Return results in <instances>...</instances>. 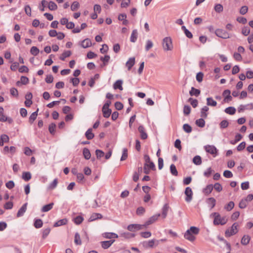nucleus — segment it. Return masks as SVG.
Masks as SVG:
<instances>
[{
  "instance_id": "1",
  "label": "nucleus",
  "mask_w": 253,
  "mask_h": 253,
  "mask_svg": "<svg viewBox=\"0 0 253 253\" xmlns=\"http://www.w3.org/2000/svg\"><path fill=\"white\" fill-rule=\"evenodd\" d=\"M212 215L214 217L213 223L215 225H224L227 222V218L225 216L221 217L218 212H213Z\"/></svg>"
},
{
  "instance_id": "2",
  "label": "nucleus",
  "mask_w": 253,
  "mask_h": 253,
  "mask_svg": "<svg viewBox=\"0 0 253 253\" xmlns=\"http://www.w3.org/2000/svg\"><path fill=\"white\" fill-rule=\"evenodd\" d=\"M162 46L164 50L165 51L172 50L173 46L172 42V40L170 37H166L163 40Z\"/></svg>"
},
{
  "instance_id": "3",
  "label": "nucleus",
  "mask_w": 253,
  "mask_h": 253,
  "mask_svg": "<svg viewBox=\"0 0 253 253\" xmlns=\"http://www.w3.org/2000/svg\"><path fill=\"white\" fill-rule=\"evenodd\" d=\"M204 149L208 153L211 154L213 157L218 154V150L212 145H207L204 146Z\"/></svg>"
},
{
  "instance_id": "4",
  "label": "nucleus",
  "mask_w": 253,
  "mask_h": 253,
  "mask_svg": "<svg viewBox=\"0 0 253 253\" xmlns=\"http://www.w3.org/2000/svg\"><path fill=\"white\" fill-rule=\"evenodd\" d=\"M238 226L237 223H233L230 229L226 230L225 232V236L229 237L236 234L238 232Z\"/></svg>"
},
{
  "instance_id": "5",
  "label": "nucleus",
  "mask_w": 253,
  "mask_h": 253,
  "mask_svg": "<svg viewBox=\"0 0 253 253\" xmlns=\"http://www.w3.org/2000/svg\"><path fill=\"white\" fill-rule=\"evenodd\" d=\"M215 34L217 37L224 39H229L230 37L228 32L221 29H216L215 31Z\"/></svg>"
},
{
  "instance_id": "6",
  "label": "nucleus",
  "mask_w": 253,
  "mask_h": 253,
  "mask_svg": "<svg viewBox=\"0 0 253 253\" xmlns=\"http://www.w3.org/2000/svg\"><path fill=\"white\" fill-rule=\"evenodd\" d=\"M145 228L144 224H132L127 226V230L129 231L135 232Z\"/></svg>"
},
{
  "instance_id": "7",
  "label": "nucleus",
  "mask_w": 253,
  "mask_h": 253,
  "mask_svg": "<svg viewBox=\"0 0 253 253\" xmlns=\"http://www.w3.org/2000/svg\"><path fill=\"white\" fill-rule=\"evenodd\" d=\"M184 194L186 195L185 201L188 203L190 202L193 198L192 189L189 187H186L184 191Z\"/></svg>"
},
{
  "instance_id": "8",
  "label": "nucleus",
  "mask_w": 253,
  "mask_h": 253,
  "mask_svg": "<svg viewBox=\"0 0 253 253\" xmlns=\"http://www.w3.org/2000/svg\"><path fill=\"white\" fill-rule=\"evenodd\" d=\"M160 216V214H157L153 215L151 216L144 224V227H146L148 225L154 223L155 221H156L158 217Z\"/></svg>"
},
{
  "instance_id": "9",
  "label": "nucleus",
  "mask_w": 253,
  "mask_h": 253,
  "mask_svg": "<svg viewBox=\"0 0 253 253\" xmlns=\"http://www.w3.org/2000/svg\"><path fill=\"white\" fill-rule=\"evenodd\" d=\"M155 242V240L153 239L148 241L143 242L141 244L145 248H153Z\"/></svg>"
},
{
  "instance_id": "10",
  "label": "nucleus",
  "mask_w": 253,
  "mask_h": 253,
  "mask_svg": "<svg viewBox=\"0 0 253 253\" xmlns=\"http://www.w3.org/2000/svg\"><path fill=\"white\" fill-rule=\"evenodd\" d=\"M184 238L188 240L189 241L193 242L195 239L196 237L194 235H193L188 230L185 232L184 235Z\"/></svg>"
},
{
  "instance_id": "11",
  "label": "nucleus",
  "mask_w": 253,
  "mask_h": 253,
  "mask_svg": "<svg viewBox=\"0 0 253 253\" xmlns=\"http://www.w3.org/2000/svg\"><path fill=\"white\" fill-rule=\"evenodd\" d=\"M138 129L139 132L140 133L141 138L142 139H146L147 138L148 135L145 131V128L143 127V126H140L138 127Z\"/></svg>"
},
{
  "instance_id": "12",
  "label": "nucleus",
  "mask_w": 253,
  "mask_h": 253,
  "mask_svg": "<svg viewBox=\"0 0 253 253\" xmlns=\"http://www.w3.org/2000/svg\"><path fill=\"white\" fill-rule=\"evenodd\" d=\"M123 83V81L121 80H117L113 85V88L115 89H119L120 90H123V87L122 86V84Z\"/></svg>"
},
{
  "instance_id": "13",
  "label": "nucleus",
  "mask_w": 253,
  "mask_h": 253,
  "mask_svg": "<svg viewBox=\"0 0 253 253\" xmlns=\"http://www.w3.org/2000/svg\"><path fill=\"white\" fill-rule=\"evenodd\" d=\"M9 140L8 136L6 134H3L0 136V146L3 145L4 143L8 142Z\"/></svg>"
},
{
  "instance_id": "14",
  "label": "nucleus",
  "mask_w": 253,
  "mask_h": 253,
  "mask_svg": "<svg viewBox=\"0 0 253 253\" xmlns=\"http://www.w3.org/2000/svg\"><path fill=\"white\" fill-rule=\"evenodd\" d=\"M114 240L102 241L101 242V246L104 249H108L112 245V244L114 242Z\"/></svg>"
},
{
  "instance_id": "15",
  "label": "nucleus",
  "mask_w": 253,
  "mask_h": 253,
  "mask_svg": "<svg viewBox=\"0 0 253 253\" xmlns=\"http://www.w3.org/2000/svg\"><path fill=\"white\" fill-rule=\"evenodd\" d=\"M27 203L24 204L22 207L19 210L17 213V217H20L22 216L24 213L26 212L27 210Z\"/></svg>"
},
{
  "instance_id": "16",
  "label": "nucleus",
  "mask_w": 253,
  "mask_h": 253,
  "mask_svg": "<svg viewBox=\"0 0 253 253\" xmlns=\"http://www.w3.org/2000/svg\"><path fill=\"white\" fill-rule=\"evenodd\" d=\"M102 215L100 213H92L88 219V221H93L97 219H101Z\"/></svg>"
},
{
  "instance_id": "17",
  "label": "nucleus",
  "mask_w": 253,
  "mask_h": 253,
  "mask_svg": "<svg viewBox=\"0 0 253 253\" xmlns=\"http://www.w3.org/2000/svg\"><path fill=\"white\" fill-rule=\"evenodd\" d=\"M251 240V237L249 235H245L241 239V243L243 245L246 246L249 244Z\"/></svg>"
},
{
  "instance_id": "18",
  "label": "nucleus",
  "mask_w": 253,
  "mask_h": 253,
  "mask_svg": "<svg viewBox=\"0 0 253 253\" xmlns=\"http://www.w3.org/2000/svg\"><path fill=\"white\" fill-rule=\"evenodd\" d=\"M213 186L212 184L208 185L203 190V192L206 195H208L212 191Z\"/></svg>"
},
{
  "instance_id": "19",
  "label": "nucleus",
  "mask_w": 253,
  "mask_h": 253,
  "mask_svg": "<svg viewBox=\"0 0 253 253\" xmlns=\"http://www.w3.org/2000/svg\"><path fill=\"white\" fill-rule=\"evenodd\" d=\"M91 41L89 39H86L83 40L81 42V46L84 48L91 46Z\"/></svg>"
},
{
  "instance_id": "20",
  "label": "nucleus",
  "mask_w": 253,
  "mask_h": 253,
  "mask_svg": "<svg viewBox=\"0 0 253 253\" xmlns=\"http://www.w3.org/2000/svg\"><path fill=\"white\" fill-rule=\"evenodd\" d=\"M135 64V58L131 57L126 62V65L127 67L128 70H130L132 67Z\"/></svg>"
},
{
  "instance_id": "21",
  "label": "nucleus",
  "mask_w": 253,
  "mask_h": 253,
  "mask_svg": "<svg viewBox=\"0 0 253 253\" xmlns=\"http://www.w3.org/2000/svg\"><path fill=\"white\" fill-rule=\"evenodd\" d=\"M207 203L208 205L211 207V209H212L215 205L216 200L214 198L211 197L207 199L206 200Z\"/></svg>"
},
{
  "instance_id": "22",
  "label": "nucleus",
  "mask_w": 253,
  "mask_h": 253,
  "mask_svg": "<svg viewBox=\"0 0 253 253\" xmlns=\"http://www.w3.org/2000/svg\"><path fill=\"white\" fill-rule=\"evenodd\" d=\"M54 206L53 203H51L49 204L44 205L42 208L41 211L43 212H47L51 210Z\"/></svg>"
},
{
  "instance_id": "23",
  "label": "nucleus",
  "mask_w": 253,
  "mask_h": 253,
  "mask_svg": "<svg viewBox=\"0 0 253 253\" xmlns=\"http://www.w3.org/2000/svg\"><path fill=\"white\" fill-rule=\"evenodd\" d=\"M209 108L208 106H204L201 110V117L203 118H206L208 116L207 112L209 111Z\"/></svg>"
},
{
  "instance_id": "24",
  "label": "nucleus",
  "mask_w": 253,
  "mask_h": 253,
  "mask_svg": "<svg viewBox=\"0 0 253 253\" xmlns=\"http://www.w3.org/2000/svg\"><path fill=\"white\" fill-rule=\"evenodd\" d=\"M137 31L136 29H134L132 31L131 36H130V42H135L137 38Z\"/></svg>"
},
{
  "instance_id": "25",
  "label": "nucleus",
  "mask_w": 253,
  "mask_h": 253,
  "mask_svg": "<svg viewBox=\"0 0 253 253\" xmlns=\"http://www.w3.org/2000/svg\"><path fill=\"white\" fill-rule=\"evenodd\" d=\"M207 105L210 106L215 107L217 105V102L212 98L208 97L207 98Z\"/></svg>"
},
{
  "instance_id": "26",
  "label": "nucleus",
  "mask_w": 253,
  "mask_h": 253,
  "mask_svg": "<svg viewBox=\"0 0 253 253\" xmlns=\"http://www.w3.org/2000/svg\"><path fill=\"white\" fill-rule=\"evenodd\" d=\"M200 90L198 89L195 88L194 87H192L191 90L189 91V94L191 96H198L200 94Z\"/></svg>"
},
{
  "instance_id": "27",
  "label": "nucleus",
  "mask_w": 253,
  "mask_h": 253,
  "mask_svg": "<svg viewBox=\"0 0 253 253\" xmlns=\"http://www.w3.org/2000/svg\"><path fill=\"white\" fill-rule=\"evenodd\" d=\"M103 237L107 239L117 238L118 236L114 233H105L103 234Z\"/></svg>"
},
{
  "instance_id": "28",
  "label": "nucleus",
  "mask_w": 253,
  "mask_h": 253,
  "mask_svg": "<svg viewBox=\"0 0 253 253\" xmlns=\"http://www.w3.org/2000/svg\"><path fill=\"white\" fill-rule=\"evenodd\" d=\"M169 207L168 204H165L163 207L162 209V216L163 218H165L167 215L168 210H169Z\"/></svg>"
},
{
  "instance_id": "29",
  "label": "nucleus",
  "mask_w": 253,
  "mask_h": 253,
  "mask_svg": "<svg viewBox=\"0 0 253 253\" xmlns=\"http://www.w3.org/2000/svg\"><path fill=\"white\" fill-rule=\"evenodd\" d=\"M67 223V220L66 218L60 219L55 222L54 224V227H58L61 225H64L66 224Z\"/></svg>"
},
{
  "instance_id": "30",
  "label": "nucleus",
  "mask_w": 253,
  "mask_h": 253,
  "mask_svg": "<svg viewBox=\"0 0 253 253\" xmlns=\"http://www.w3.org/2000/svg\"><path fill=\"white\" fill-rule=\"evenodd\" d=\"M83 155L86 160H88L90 158L91 154L88 149L84 148L83 149Z\"/></svg>"
},
{
  "instance_id": "31",
  "label": "nucleus",
  "mask_w": 253,
  "mask_h": 253,
  "mask_svg": "<svg viewBox=\"0 0 253 253\" xmlns=\"http://www.w3.org/2000/svg\"><path fill=\"white\" fill-rule=\"evenodd\" d=\"M48 7L50 10H56L58 8L57 4L52 1H50L48 3Z\"/></svg>"
},
{
  "instance_id": "32",
  "label": "nucleus",
  "mask_w": 253,
  "mask_h": 253,
  "mask_svg": "<svg viewBox=\"0 0 253 253\" xmlns=\"http://www.w3.org/2000/svg\"><path fill=\"white\" fill-rule=\"evenodd\" d=\"M92 128H89L85 132V136L88 140L92 139L94 136V134L92 132Z\"/></svg>"
},
{
  "instance_id": "33",
  "label": "nucleus",
  "mask_w": 253,
  "mask_h": 253,
  "mask_svg": "<svg viewBox=\"0 0 253 253\" xmlns=\"http://www.w3.org/2000/svg\"><path fill=\"white\" fill-rule=\"evenodd\" d=\"M102 112L103 116L105 118H108L110 117L111 114V110L109 108V107H107V108L103 109V107H102Z\"/></svg>"
},
{
  "instance_id": "34",
  "label": "nucleus",
  "mask_w": 253,
  "mask_h": 253,
  "mask_svg": "<svg viewBox=\"0 0 253 253\" xmlns=\"http://www.w3.org/2000/svg\"><path fill=\"white\" fill-rule=\"evenodd\" d=\"M193 162L196 165H200L202 164L201 157L200 156H196L193 159Z\"/></svg>"
},
{
  "instance_id": "35",
  "label": "nucleus",
  "mask_w": 253,
  "mask_h": 253,
  "mask_svg": "<svg viewBox=\"0 0 253 253\" xmlns=\"http://www.w3.org/2000/svg\"><path fill=\"white\" fill-rule=\"evenodd\" d=\"M193 235H197L199 233V228L195 226H191L189 229H188Z\"/></svg>"
},
{
  "instance_id": "36",
  "label": "nucleus",
  "mask_w": 253,
  "mask_h": 253,
  "mask_svg": "<svg viewBox=\"0 0 253 253\" xmlns=\"http://www.w3.org/2000/svg\"><path fill=\"white\" fill-rule=\"evenodd\" d=\"M38 109L36 111L33 112L31 115V116L29 117V120L30 123L32 124L34 122V121L36 119L37 115H38Z\"/></svg>"
},
{
  "instance_id": "37",
  "label": "nucleus",
  "mask_w": 253,
  "mask_h": 253,
  "mask_svg": "<svg viewBox=\"0 0 253 253\" xmlns=\"http://www.w3.org/2000/svg\"><path fill=\"white\" fill-rule=\"evenodd\" d=\"M22 177L25 181H27L31 178V174L30 172H24Z\"/></svg>"
},
{
  "instance_id": "38",
  "label": "nucleus",
  "mask_w": 253,
  "mask_h": 253,
  "mask_svg": "<svg viewBox=\"0 0 253 253\" xmlns=\"http://www.w3.org/2000/svg\"><path fill=\"white\" fill-rule=\"evenodd\" d=\"M236 109L233 107H229L225 109V112L228 114L233 115L235 113Z\"/></svg>"
},
{
  "instance_id": "39",
  "label": "nucleus",
  "mask_w": 253,
  "mask_h": 253,
  "mask_svg": "<svg viewBox=\"0 0 253 253\" xmlns=\"http://www.w3.org/2000/svg\"><path fill=\"white\" fill-rule=\"evenodd\" d=\"M170 170L171 173L174 176H177L178 171L176 169V167L174 164H171L170 166Z\"/></svg>"
},
{
  "instance_id": "40",
  "label": "nucleus",
  "mask_w": 253,
  "mask_h": 253,
  "mask_svg": "<svg viewBox=\"0 0 253 253\" xmlns=\"http://www.w3.org/2000/svg\"><path fill=\"white\" fill-rule=\"evenodd\" d=\"M71 55L70 51H66L64 52L60 57V59L64 61L66 57H69Z\"/></svg>"
},
{
  "instance_id": "41",
  "label": "nucleus",
  "mask_w": 253,
  "mask_h": 253,
  "mask_svg": "<svg viewBox=\"0 0 253 253\" xmlns=\"http://www.w3.org/2000/svg\"><path fill=\"white\" fill-rule=\"evenodd\" d=\"M196 124L199 127H203L205 125V121L203 118H201L196 120Z\"/></svg>"
},
{
  "instance_id": "42",
  "label": "nucleus",
  "mask_w": 253,
  "mask_h": 253,
  "mask_svg": "<svg viewBox=\"0 0 253 253\" xmlns=\"http://www.w3.org/2000/svg\"><path fill=\"white\" fill-rule=\"evenodd\" d=\"M80 7L79 3L77 1H74L71 6V9L72 11H76Z\"/></svg>"
},
{
  "instance_id": "43",
  "label": "nucleus",
  "mask_w": 253,
  "mask_h": 253,
  "mask_svg": "<svg viewBox=\"0 0 253 253\" xmlns=\"http://www.w3.org/2000/svg\"><path fill=\"white\" fill-rule=\"evenodd\" d=\"M214 10L217 13H220L223 11V7L221 4H216L214 7Z\"/></svg>"
},
{
  "instance_id": "44",
  "label": "nucleus",
  "mask_w": 253,
  "mask_h": 253,
  "mask_svg": "<svg viewBox=\"0 0 253 253\" xmlns=\"http://www.w3.org/2000/svg\"><path fill=\"white\" fill-rule=\"evenodd\" d=\"M57 183L58 180L57 178H55L54 179L52 182L49 185L48 188L51 190L54 189L57 186Z\"/></svg>"
},
{
  "instance_id": "45",
  "label": "nucleus",
  "mask_w": 253,
  "mask_h": 253,
  "mask_svg": "<svg viewBox=\"0 0 253 253\" xmlns=\"http://www.w3.org/2000/svg\"><path fill=\"white\" fill-rule=\"evenodd\" d=\"M43 223L41 219H36L34 223V226L36 228H41L42 226Z\"/></svg>"
},
{
  "instance_id": "46",
  "label": "nucleus",
  "mask_w": 253,
  "mask_h": 253,
  "mask_svg": "<svg viewBox=\"0 0 253 253\" xmlns=\"http://www.w3.org/2000/svg\"><path fill=\"white\" fill-rule=\"evenodd\" d=\"M30 52L32 55L36 56L39 54V50L37 47L33 46L31 48Z\"/></svg>"
},
{
  "instance_id": "47",
  "label": "nucleus",
  "mask_w": 253,
  "mask_h": 253,
  "mask_svg": "<svg viewBox=\"0 0 253 253\" xmlns=\"http://www.w3.org/2000/svg\"><path fill=\"white\" fill-rule=\"evenodd\" d=\"M183 129L187 133H190L192 131L191 126L187 124H185L183 126Z\"/></svg>"
},
{
  "instance_id": "48",
  "label": "nucleus",
  "mask_w": 253,
  "mask_h": 253,
  "mask_svg": "<svg viewBox=\"0 0 253 253\" xmlns=\"http://www.w3.org/2000/svg\"><path fill=\"white\" fill-rule=\"evenodd\" d=\"M75 243L77 245H81L82 243L80 236L78 233H76L75 235Z\"/></svg>"
},
{
  "instance_id": "49",
  "label": "nucleus",
  "mask_w": 253,
  "mask_h": 253,
  "mask_svg": "<svg viewBox=\"0 0 253 253\" xmlns=\"http://www.w3.org/2000/svg\"><path fill=\"white\" fill-rule=\"evenodd\" d=\"M127 158V150L125 148L123 150V154L121 158V161H124Z\"/></svg>"
},
{
  "instance_id": "50",
  "label": "nucleus",
  "mask_w": 253,
  "mask_h": 253,
  "mask_svg": "<svg viewBox=\"0 0 253 253\" xmlns=\"http://www.w3.org/2000/svg\"><path fill=\"white\" fill-rule=\"evenodd\" d=\"M10 94L14 97H17L18 96V92L16 88L12 87L10 89Z\"/></svg>"
},
{
  "instance_id": "51",
  "label": "nucleus",
  "mask_w": 253,
  "mask_h": 253,
  "mask_svg": "<svg viewBox=\"0 0 253 253\" xmlns=\"http://www.w3.org/2000/svg\"><path fill=\"white\" fill-rule=\"evenodd\" d=\"M153 46V43L150 40H147L146 42V44L145 46V50L146 51H148L151 48H152Z\"/></svg>"
},
{
  "instance_id": "52",
  "label": "nucleus",
  "mask_w": 253,
  "mask_h": 253,
  "mask_svg": "<svg viewBox=\"0 0 253 253\" xmlns=\"http://www.w3.org/2000/svg\"><path fill=\"white\" fill-rule=\"evenodd\" d=\"M130 3V0H123L121 4L122 8H126L129 6Z\"/></svg>"
},
{
  "instance_id": "53",
  "label": "nucleus",
  "mask_w": 253,
  "mask_h": 253,
  "mask_svg": "<svg viewBox=\"0 0 253 253\" xmlns=\"http://www.w3.org/2000/svg\"><path fill=\"white\" fill-rule=\"evenodd\" d=\"M234 207V203L233 202H230L226 206H225V209L227 211H231Z\"/></svg>"
},
{
  "instance_id": "54",
  "label": "nucleus",
  "mask_w": 253,
  "mask_h": 253,
  "mask_svg": "<svg viewBox=\"0 0 253 253\" xmlns=\"http://www.w3.org/2000/svg\"><path fill=\"white\" fill-rule=\"evenodd\" d=\"M191 112V108L188 105H185L183 108V113L185 115H188Z\"/></svg>"
},
{
  "instance_id": "55",
  "label": "nucleus",
  "mask_w": 253,
  "mask_h": 253,
  "mask_svg": "<svg viewBox=\"0 0 253 253\" xmlns=\"http://www.w3.org/2000/svg\"><path fill=\"white\" fill-rule=\"evenodd\" d=\"M247 200H245V199H242L239 204V207L241 209H244L247 207Z\"/></svg>"
},
{
  "instance_id": "56",
  "label": "nucleus",
  "mask_w": 253,
  "mask_h": 253,
  "mask_svg": "<svg viewBox=\"0 0 253 253\" xmlns=\"http://www.w3.org/2000/svg\"><path fill=\"white\" fill-rule=\"evenodd\" d=\"M83 219L84 218L82 216H78L74 218V221L76 224H80L82 222Z\"/></svg>"
},
{
  "instance_id": "57",
  "label": "nucleus",
  "mask_w": 253,
  "mask_h": 253,
  "mask_svg": "<svg viewBox=\"0 0 253 253\" xmlns=\"http://www.w3.org/2000/svg\"><path fill=\"white\" fill-rule=\"evenodd\" d=\"M229 125V123L226 120H223L221 121L219 124L220 127L221 128H226Z\"/></svg>"
},
{
  "instance_id": "58",
  "label": "nucleus",
  "mask_w": 253,
  "mask_h": 253,
  "mask_svg": "<svg viewBox=\"0 0 253 253\" xmlns=\"http://www.w3.org/2000/svg\"><path fill=\"white\" fill-rule=\"evenodd\" d=\"M213 188L217 192H219L222 190V187L221 185L219 183H216L214 184Z\"/></svg>"
},
{
  "instance_id": "59",
  "label": "nucleus",
  "mask_w": 253,
  "mask_h": 253,
  "mask_svg": "<svg viewBox=\"0 0 253 253\" xmlns=\"http://www.w3.org/2000/svg\"><path fill=\"white\" fill-rule=\"evenodd\" d=\"M250 33V29L248 27H245L242 29V33L245 36H248Z\"/></svg>"
},
{
  "instance_id": "60",
  "label": "nucleus",
  "mask_w": 253,
  "mask_h": 253,
  "mask_svg": "<svg viewBox=\"0 0 253 253\" xmlns=\"http://www.w3.org/2000/svg\"><path fill=\"white\" fill-rule=\"evenodd\" d=\"M47 4V2L45 0H42L41 1V5L39 6V9L41 11H43L44 10V8L46 5Z\"/></svg>"
},
{
  "instance_id": "61",
  "label": "nucleus",
  "mask_w": 253,
  "mask_h": 253,
  "mask_svg": "<svg viewBox=\"0 0 253 253\" xmlns=\"http://www.w3.org/2000/svg\"><path fill=\"white\" fill-rule=\"evenodd\" d=\"M56 125L54 123L51 124L48 127V129L50 133L53 134L55 131Z\"/></svg>"
},
{
  "instance_id": "62",
  "label": "nucleus",
  "mask_w": 253,
  "mask_h": 253,
  "mask_svg": "<svg viewBox=\"0 0 253 253\" xmlns=\"http://www.w3.org/2000/svg\"><path fill=\"white\" fill-rule=\"evenodd\" d=\"M50 232V229L49 228L44 229L42 232V238L45 239L49 234Z\"/></svg>"
},
{
  "instance_id": "63",
  "label": "nucleus",
  "mask_w": 253,
  "mask_h": 253,
  "mask_svg": "<svg viewBox=\"0 0 253 253\" xmlns=\"http://www.w3.org/2000/svg\"><path fill=\"white\" fill-rule=\"evenodd\" d=\"M140 235L143 238H148L151 236V233L149 231L143 232L140 233Z\"/></svg>"
},
{
  "instance_id": "64",
  "label": "nucleus",
  "mask_w": 253,
  "mask_h": 253,
  "mask_svg": "<svg viewBox=\"0 0 253 253\" xmlns=\"http://www.w3.org/2000/svg\"><path fill=\"white\" fill-rule=\"evenodd\" d=\"M95 153H96V157L97 159L101 158L104 155V152L102 150H98V149H97L95 151Z\"/></svg>"
}]
</instances>
